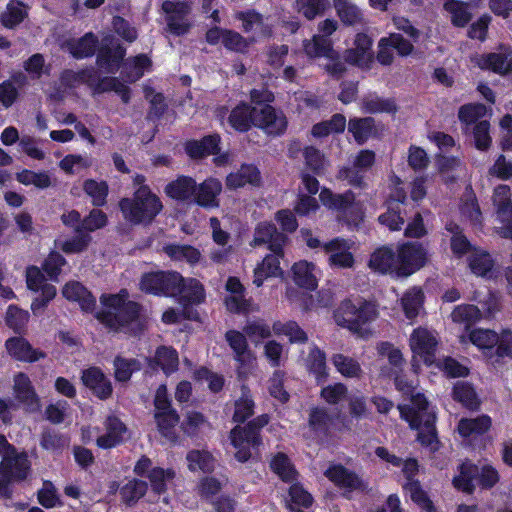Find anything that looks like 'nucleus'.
<instances>
[{"label":"nucleus","mask_w":512,"mask_h":512,"mask_svg":"<svg viewBox=\"0 0 512 512\" xmlns=\"http://www.w3.org/2000/svg\"><path fill=\"white\" fill-rule=\"evenodd\" d=\"M105 309L97 314V319L113 331L136 334L142 329L140 306L128 300V292L122 289L118 294L102 295Z\"/></svg>","instance_id":"1"},{"label":"nucleus","mask_w":512,"mask_h":512,"mask_svg":"<svg viewBox=\"0 0 512 512\" xmlns=\"http://www.w3.org/2000/svg\"><path fill=\"white\" fill-rule=\"evenodd\" d=\"M401 417L407 420L411 428L418 430V440L429 448L436 451L439 448L435 420L436 416L428 408L426 398L421 394L412 396L411 406H399Z\"/></svg>","instance_id":"2"},{"label":"nucleus","mask_w":512,"mask_h":512,"mask_svg":"<svg viewBox=\"0 0 512 512\" xmlns=\"http://www.w3.org/2000/svg\"><path fill=\"white\" fill-rule=\"evenodd\" d=\"M124 218L132 224H149L161 212L163 205L148 186L139 187L131 198L119 203Z\"/></svg>","instance_id":"3"},{"label":"nucleus","mask_w":512,"mask_h":512,"mask_svg":"<svg viewBox=\"0 0 512 512\" xmlns=\"http://www.w3.org/2000/svg\"><path fill=\"white\" fill-rule=\"evenodd\" d=\"M377 315L376 307L372 303L363 302L356 305L350 300H345L336 309L334 319L338 326L347 328L354 334L364 337L368 334L364 325L374 321Z\"/></svg>","instance_id":"4"},{"label":"nucleus","mask_w":512,"mask_h":512,"mask_svg":"<svg viewBox=\"0 0 512 512\" xmlns=\"http://www.w3.org/2000/svg\"><path fill=\"white\" fill-rule=\"evenodd\" d=\"M268 416L261 415L247 425L236 426L231 430L230 438L236 449L235 457L240 462H246L252 456V450L261 445L260 430L268 424Z\"/></svg>","instance_id":"5"},{"label":"nucleus","mask_w":512,"mask_h":512,"mask_svg":"<svg viewBox=\"0 0 512 512\" xmlns=\"http://www.w3.org/2000/svg\"><path fill=\"white\" fill-rule=\"evenodd\" d=\"M478 477L479 484L484 489L494 487L500 480L498 471L491 465H483L478 468L471 462H464L460 466V474L453 479L455 488L465 493L474 491L473 479Z\"/></svg>","instance_id":"6"},{"label":"nucleus","mask_w":512,"mask_h":512,"mask_svg":"<svg viewBox=\"0 0 512 512\" xmlns=\"http://www.w3.org/2000/svg\"><path fill=\"white\" fill-rule=\"evenodd\" d=\"M181 275L174 271H157L146 273L141 277L140 290L153 295H178Z\"/></svg>","instance_id":"7"},{"label":"nucleus","mask_w":512,"mask_h":512,"mask_svg":"<svg viewBox=\"0 0 512 512\" xmlns=\"http://www.w3.org/2000/svg\"><path fill=\"white\" fill-rule=\"evenodd\" d=\"M30 469L28 457L25 453L5 455L0 463V496L10 497L9 483L13 480H23Z\"/></svg>","instance_id":"8"},{"label":"nucleus","mask_w":512,"mask_h":512,"mask_svg":"<svg viewBox=\"0 0 512 512\" xmlns=\"http://www.w3.org/2000/svg\"><path fill=\"white\" fill-rule=\"evenodd\" d=\"M320 199L328 208L340 212L348 223H356L362 218V207L355 201V196L351 191L344 194H333L330 190L324 189L320 193Z\"/></svg>","instance_id":"9"},{"label":"nucleus","mask_w":512,"mask_h":512,"mask_svg":"<svg viewBox=\"0 0 512 512\" xmlns=\"http://www.w3.org/2000/svg\"><path fill=\"white\" fill-rule=\"evenodd\" d=\"M437 333L425 327L413 330L409 337V346L413 353V361L419 357L427 365L435 362V354L438 346Z\"/></svg>","instance_id":"10"},{"label":"nucleus","mask_w":512,"mask_h":512,"mask_svg":"<svg viewBox=\"0 0 512 512\" xmlns=\"http://www.w3.org/2000/svg\"><path fill=\"white\" fill-rule=\"evenodd\" d=\"M225 340L234 353L239 376L246 377L253 369L256 357L249 349L245 333L229 330L225 333Z\"/></svg>","instance_id":"11"},{"label":"nucleus","mask_w":512,"mask_h":512,"mask_svg":"<svg viewBox=\"0 0 512 512\" xmlns=\"http://www.w3.org/2000/svg\"><path fill=\"white\" fill-rule=\"evenodd\" d=\"M492 201L496 218L502 224L497 228V233L504 238L512 239V201L509 186H497L494 189Z\"/></svg>","instance_id":"12"},{"label":"nucleus","mask_w":512,"mask_h":512,"mask_svg":"<svg viewBox=\"0 0 512 512\" xmlns=\"http://www.w3.org/2000/svg\"><path fill=\"white\" fill-rule=\"evenodd\" d=\"M162 10L166 14L165 20L170 33L181 36L188 33L191 24L188 16L191 12V5L187 1H164Z\"/></svg>","instance_id":"13"},{"label":"nucleus","mask_w":512,"mask_h":512,"mask_svg":"<svg viewBox=\"0 0 512 512\" xmlns=\"http://www.w3.org/2000/svg\"><path fill=\"white\" fill-rule=\"evenodd\" d=\"M372 39L364 33H358L354 39V47L344 52L346 63L368 70L373 63Z\"/></svg>","instance_id":"14"},{"label":"nucleus","mask_w":512,"mask_h":512,"mask_svg":"<svg viewBox=\"0 0 512 512\" xmlns=\"http://www.w3.org/2000/svg\"><path fill=\"white\" fill-rule=\"evenodd\" d=\"M427 260L425 249L418 244L407 243L400 247L398 251L399 275L408 276L424 266Z\"/></svg>","instance_id":"15"},{"label":"nucleus","mask_w":512,"mask_h":512,"mask_svg":"<svg viewBox=\"0 0 512 512\" xmlns=\"http://www.w3.org/2000/svg\"><path fill=\"white\" fill-rule=\"evenodd\" d=\"M254 113H256L254 126L263 129L267 134L280 135L286 130V117L269 104L255 107Z\"/></svg>","instance_id":"16"},{"label":"nucleus","mask_w":512,"mask_h":512,"mask_svg":"<svg viewBox=\"0 0 512 512\" xmlns=\"http://www.w3.org/2000/svg\"><path fill=\"white\" fill-rule=\"evenodd\" d=\"M13 392L15 399L29 413H35L41 409V401L38 397L29 377L24 373L14 376Z\"/></svg>","instance_id":"17"},{"label":"nucleus","mask_w":512,"mask_h":512,"mask_svg":"<svg viewBox=\"0 0 512 512\" xmlns=\"http://www.w3.org/2000/svg\"><path fill=\"white\" fill-rule=\"evenodd\" d=\"M476 64L481 69L492 70L495 73H508L512 70V50L510 47H500L498 52L478 56Z\"/></svg>","instance_id":"18"},{"label":"nucleus","mask_w":512,"mask_h":512,"mask_svg":"<svg viewBox=\"0 0 512 512\" xmlns=\"http://www.w3.org/2000/svg\"><path fill=\"white\" fill-rule=\"evenodd\" d=\"M350 243L336 238L324 245V250L329 254V263L338 268H351L354 258L350 251Z\"/></svg>","instance_id":"19"},{"label":"nucleus","mask_w":512,"mask_h":512,"mask_svg":"<svg viewBox=\"0 0 512 512\" xmlns=\"http://www.w3.org/2000/svg\"><path fill=\"white\" fill-rule=\"evenodd\" d=\"M5 346L9 355L19 361L33 363L46 357L44 352L33 348L32 345L22 337L9 338Z\"/></svg>","instance_id":"20"},{"label":"nucleus","mask_w":512,"mask_h":512,"mask_svg":"<svg viewBox=\"0 0 512 512\" xmlns=\"http://www.w3.org/2000/svg\"><path fill=\"white\" fill-rule=\"evenodd\" d=\"M287 241V237L277 231L271 223H260L257 225L254 233L252 245L268 244L271 251H280Z\"/></svg>","instance_id":"21"},{"label":"nucleus","mask_w":512,"mask_h":512,"mask_svg":"<svg viewBox=\"0 0 512 512\" xmlns=\"http://www.w3.org/2000/svg\"><path fill=\"white\" fill-rule=\"evenodd\" d=\"M221 191V182L215 178H208L201 184H197V190L193 201L206 208L218 207V195Z\"/></svg>","instance_id":"22"},{"label":"nucleus","mask_w":512,"mask_h":512,"mask_svg":"<svg viewBox=\"0 0 512 512\" xmlns=\"http://www.w3.org/2000/svg\"><path fill=\"white\" fill-rule=\"evenodd\" d=\"M254 270L253 284L260 287L268 277H277L282 274L280 258L283 257V248L280 251H271Z\"/></svg>","instance_id":"23"},{"label":"nucleus","mask_w":512,"mask_h":512,"mask_svg":"<svg viewBox=\"0 0 512 512\" xmlns=\"http://www.w3.org/2000/svg\"><path fill=\"white\" fill-rule=\"evenodd\" d=\"M82 381L100 399H107L112 394L111 382L98 368L92 367L83 371Z\"/></svg>","instance_id":"24"},{"label":"nucleus","mask_w":512,"mask_h":512,"mask_svg":"<svg viewBox=\"0 0 512 512\" xmlns=\"http://www.w3.org/2000/svg\"><path fill=\"white\" fill-rule=\"evenodd\" d=\"M325 476L336 485L349 490H364L366 484L342 465H334L325 471Z\"/></svg>","instance_id":"25"},{"label":"nucleus","mask_w":512,"mask_h":512,"mask_svg":"<svg viewBox=\"0 0 512 512\" xmlns=\"http://www.w3.org/2000/svg\"><path fill=\"white\" fill-rule=\"evenodd\" d=\"M197 183L188 176H178L177 179L168 183L165 187V193L172 199L180 201L194 200Z\"/></svg>","instance_id":"26"},{"label":"nucleus","mask_w":512,"mask_h":512,"mask_svg":"<svg viewBox=\"0 0 512 512\" xmlns=\"http://www.w3.org/2000/svg\"><path fill=\"white\" fill-rule=\"evenodd\" d=\"M106 433L97 438V445L108 449L123 441L126 426L117 417H108L105 423Z\"/></svg>","instance_id":"27"},{"label":"nucleus","mask_w":512,"mask_h":512,"mask_svg":"<svg viewBox=\"0 0 512 512\" xmlns=\"http://www.w3.org/2000/svg\"><path fill=\"white\" fill-rule=\"evenodd\" d=\"M255 107L240 103L234 107L228 117L229 124L239 132H246L255 122Z\"/></svg>","instance_id":"28"},{"label":"nucleus","mask_w":512,"mask_h":512,"mask_svg":"<svg viewBox=\"0 0 512 512\" xmlns=\"http://www.w3.org/2000/svg\"><path fill=\"white\" fill-rule=\"evenodd\" d=\"M126 54L125 48L118 45L115 48L101 47L97 55V65L106 73H115Z\"/></svg>","instance_id":"29"},{"label":"nucleus","mask_w":512,"mask_h":512,"mask_svg":"<svg viewBox=\"0 0 512 512\" xmlns=\"http://www.w3.org/2000/svg\"><path fill=\"white\" fill-rule=\"evenodd\" d=\"M62 294L67 300L78 302L84 311L92 310L96 304L93 295L79 282L67 283Z\"/></svg>","instance_id":"30"},{"label":"nucleus","mask_w":512,"mask_h":512,"mask_svg":"<svg viewBox=\"0 0 512 512\" xmlns=\"http://www.w3.org/2000/svg\"><path fill=\"white\" fill-rule=\"evenodd\" d=\"M260 179V172L255 166L242 165L238 171L232 172L226 177V185L230 189H237L246 184L258 185Z\"/></svg>","instance_id":"31"},{"label":"nucleus","mask_w":512,"mask_h":512,"mask_svg":"<svg viewBox=\"0 0 512 512\" xmlns=\"http://www.w3.org/2000/svg\"><path fill=\"white\" fill-rule=\"evenodd\" d=\"M331 363L336 371L345 378L360 379L363 376L361 364L348 355L335 353L331 356Z\"/></svg>","instance_id":"32"},{"label":"nucleus","mask_w":512,"mask_h":512,"mask_svg":"<svg viewBox=\"0 0 512 512\" xmlns=\"http://www.w3.org/2000/svg\"><path fill=\"white\" fill-rule=\"evenodd\" d=\"M303 51L309 58H333V54H335L332 41L319 35H314L311 39L304 40Z\"/></svg>","instance_id":"33"},{"label":"nucleus","mask_w":512,"mask_h":512,"mask_svg":"<svg viewBox=\"0 0 512 512\" xmlns=\"http://www.w3.org/2000/svg\"><path fill=\"white\" fill-rule=\"evenodd\" d=\"M293 278L295 283L308 290L317 287L316 267L307 261H299L293 265Z\"/></svg>","instance_id":"34"},{"label":"nucleus","mask_w":512,"mask_h":512,"mask_svg":"<svg viewBox=\"0 0 512 512\" xmlns=\"http://www.w3.org/2000/svg\"><path fill=\"white\" fill-rule=\"evenodd\" d=\"M333 5L340 20L346 25H356L363 21L361 9L352 0H333Z\"/></svg>","instance_id":"35"},{"label":"nucleus","mask_w":512,"mask_h":512,"mask_svg":"<svg viewBox=\"0 0 512 512\" xmlns=\"http://www.w3.org/2000/svg\"><path fill=\"white\" fill-rule=\"evenodd\" d=\"M28 15V7L18 1L11 0L6 7V10L1 13L0 20L7 28H13L20 24Z\"/></svg>","instance_id":"36"},{"label":"nucleus","mask_w":512,"mask_h":512,"mask_svg":"<svg viewBox=\"0 0 512 512\" xmlns=\"http://www.w3.org/2000/svg\"><path fill=\"white\" fill-rule=\"evenodd\" d=\"M219 137L207 136L200 141H190L186 144V152L192 158H202L215 154L218 150Z\"/></svg>","instance_id":"37"},{"label":"nucleus","mask_w":512,"mask_h":512,"mask_svg":"<svg viewBox=\"0 0 512 512\" xmlns=\"http://www.w3.org/2000/svg\"><path fill=\"white\" fill-rule=\"evenodd\" d=\"M151 67V60L145 54H139L128 58L124 63V74L129 82H135L140 79L145 70Z\"/></svg>","instance_id":"38"},{"label":"nucleus","mask_w":512,"mask_h":512,"mask_svg":"<svg viewBox=\"0 0 512 512\" xmlns=\"http://www.w3.org/2000/svg\"><path fill=\"white\" fill-rule=\"evenodd\" d=\"M491 427V419L487 415H482L472 419H461L458 424V432L463 437L471 435H480L487 432Z\"/></svg>","instance_id":"39"},{"label":"nucleus","mask_w":512,"mask_h":512,"mask_svg":"<svg viewBox=\"0 0 512 512\" xmlns=\"http://www.w3.org/2000/svg\"><path fill=\"white\" fill-rule=\"evenodd\" d=\"M482 314L479 308L472 304H462L456 306L452 313L451 319L454 323L463 325L465 328H469L480 320Z\"/></svg>","instance_id":"40"},{"label":"nucleus","mask_w":512,"mask_h":512,"mask_svg":"<svg viewBox=\"0 0 512 512\" xmlns=\"http://www.w3.org/2000/svg\"><path fill=\"white\" fill-rule=\"evenodd\" d=\"M334 422V417L324 407L311 408L309 412V427L316 433L326 434Z\"/></svg>","instance_id":"41"},{"label":"nucleus","mask_w":512,"mask_h":512,"mask_svg":"<svg viewBox=\"0 0 512 512\" xmlns=\"http://www.w3.org/2000/svg\"><path fill=\"white\" fill-rule=\"evenodd\" d=\"M438 168L445 181H455L465 172L462 161L452 156H441L437 160Z\"/></svg>","instance_id":"42"},{"label":"nucleus","mask_w":512,"mask_h":512,"mask_svg":"<svg viewBox=\"0 0 512 512\" xmlns=\"http://www.w3.org/2000/svg\"><path fill=\"white\" fill-rule=\"evenodd\" d=\"M395 255L391 248L381 247L373 252L369 260V267L380 273H387L395 264Z\"/></svg>","instance_id":"43"},{"label":"nucleus","mask_w":512,"mask_h":512,"mask_svg":"<svg viewBox=\"0 0 512 512\" xmlns=\"http://www.w3.org/2000/svg\"><path fill=\"white\" fill-rule=\"evenodd\" d=\"M348 130L358 144H363L374 132V119L371 117L351 119Z\"/></svg>","instance_id":"44"},{"label":"nucleus","mask_w":512,"mask_h":512,"mask_svg":"<svg viewBox=\"0 0 512 512\" xmlns=\"http://www.w3.org/2000/svg\"><path fill=\"white\" fill-rule=\"evenodd\" d=\"M178 294L189 303H201L205 298V291L203 285L194 278L185 280L181 276V284Z\"/></svg>","instance_id":"45"},{"label":"nucleus","mask_w":512,"mask_h":512,"mask_svg":"<svg viewBox=\"0 0 512 512\" xmlns=\"http://www.w3.org/2000/svg\"><path fill=\"white\" fill-rule=\"evenodd\" d=\"M254 413V401L250 390L243 386L241 389V396L235 402V411L233 420L235 422H244L247 418Z\"/></svg>","instance_id":"46"},{"label":"nucleus","mask_w":512,"mask_h":512,"mask_svg":"<svg viewBox=\"0 0 512 512\" xmlns=\"http://www.w3.org/2000/svg\"><path fill=\"white\" fill-rule=\"evenodd\" d=\"M444 8L447 12L450 13L451 22L454 26L464 27L470 22L472 18L468 9V5L463 2L456 0H446L444 3Z\"/></svg>","instance_id":"47"},{"label":"nucleus","mask_w":512,"mask_h":512,"mask_svg":"<svg viewBox=\"0 0 512 512\" xmlns=\"http://www.w3.org/2000/svg\"><path fill=\"white\" fill-rule=\"evenodd\" d=\"M97 43V38L92 33H87L77 41L69 43V50L75 58H86L94 54Z\"/></svg>","instance_id":"48"},{"label":"nucleus","mask_w":512,"mask_h":512,"mask_svg":"<svg viewBox=\"0 0 512 512\" xmlns=\"http://www.w3.org/2000/svg\"><path fill=\"white\" fill-rule=\"evenodd\" d=\"M189 470L210 472L214 469V459L207 451L192 450L187 454Z\"/></svg>","instance_id":"49"},{"label":"nucleus","mask_w":512,"mask_h":512,"mask_svg":"<svg viewBox=\"0 0 512 512\" xmlns=\"http://www.w3.org/2000/svg\"><path fill=\"white\" fill-rule=\"evenodd\" d=\"M239 18L243 21V29L245 32H255L263 36L269 37L272 29L265 24L260 14L255 12L241 13Z\"/></svg>","instance_id":"50"},{"label":"nucleus","mask_w":512,"mask_h":512,"mask_svg":"<svg viewBox=\"0 0 512 512\" xmlns=\"http://www.w3.org/2000/svg\"><path fill=\"white\" fill-rule=\"evenodd\" d=\"M453 399L470 409H475L479 405V401L473 387L462 381H459L454 385Z\"/></svg>","instance_id":"51"},{"label":"nucleus","mask_w":512,"mask_h":512,"mask_svg":"<svg viewBox=\"0 0 512 512\" xmlns=\"http://www.w3.org/2000/svg\"><path fill=\"white\" fill-rule=\"evenodd\" d=\"M164 252L175 260H186L194 264L200 260L199 250L189 245L171 244L164 247Z\"/></svg>","instance_id":"52"},{"label":"nucleus","mask_w":512,"mask_h":512,"mask_svg":"<svg viewBox=\"0 0 512 512\" xmlns=\"http://www.w3.org/2000/svg\"><path fill=\"white\" fill-rule=\"evenodd\" d=\"M469 340L480 350L491 351L498 341V334L490 329H474L469 333Z\"/></svg>","instance_id":"53"},{"label":"nucleus","mask_w":512,"mask_h":512,"mask_svg":"<svg viewBox=\"0 0 512 512\" xmlns=\"http://www.w3.org/2000/svg\"><path fill=\"white\" fill-rule=\"evenodd\" d=\"M155 419L161 434L169 439L175 441V434L173 428L179 422V416L175 410L161 411L155 413Z\"/></svg>","instance_id":"54"},{"label":"nucleus","mask_w":512,"mask_h":512,"mask_svg":"<svg viewBox=\"0 0 512 512\" xmlns=\"http://www.w3.org/2000/svg\"><path fill=\"white\" fill-rule=\"evenodd\" d=\"M423 293L421 289L413 287L408 290L402 298V306L405 315L409 319L415 318L422 307Z\"/></svg>","instance_id":"55"},{"label":"nucleus","mask_w":512,"mask_h":512,"mask_svg":"<svg viewBox=\"0 0 512 512\" xmlns=\"http://www.w3.org/2000/svg\"><path fill=\"white\" fill-rule=\"evenodd\" d=\"M273 471L286 482H292L297 477V472L285 454H277L271 461Z\"/></svg>","instance_id":"56"},{"label":"nucleus","mask_w":512,"mask_h":512,"mask_svg":"<svg viewBox=\"0 0 512 512\" xmlns=\"http://www.w3.org/2000/svg\"><path fill=\"white\" fill-rule=\"evenodd\" d=\"M155 361L167 375L173 373L178 368L179 364L177 352L168 347H160L157 349Z\"/></svg>","instance_id":"57"},{"label":"nucleus","mask_w":512,"mask_h":512,"mask_svg":"<svg viewBox=\"0 0 512 512\" xmlns=\"http://www.w3.org/2000/svg\"><path fill=\"white\" fill-rule=\"evenodd\" d=\"M255 42V38L246 39L238 32L225 30L223 37V45L226 49L237 53H245L249 46Z\"/></svg>","instance_id":"58"},{"label":"nucleus","mask_w":512,"mask_h":512,"mask_svg":"<svg viewBox=\"0 0 512 512\" xmlns=\"http://www.w3.org/2000/svg\"><path fill=\"white\" fill-rule=\"evenodd\" d=\"M175 472L172 469L164 470L162 468H153L148 475L151 487L157 494L164 493L167 489V484L173 480Z\"/></svg>","instance_id":"59"},{"label":"nucleus","mask_w":512,"mask_h":512,"mask_svg":"<svg viewBox=\"0 0 512 512\" xmlns=\"http://www.w3.org/2000/svg\"><path fill=\"white\" fill-rule=\"evenodd\" d=\"M404 489L410 495L411 500L418 504L422 509L427 512L433 511V504L428 498L426 492L422 489L419 481L410 480V482H407L404 485Z\"/></svg>","instance_id":"60"},{"label":"nucleus","mask_w":512,"mask_h":512,"mask_svg":"<svg viewBox=\"0 0 512 512\" xmlns=\"http://www.w3.org/2000/svg\"><path fill=\"white\" fill-rule=\"evenodd\" d=\"M328 0H296V8L308 20L321 15L328 8Z\"/></svg>","instance_id":"61"},{"label":"nucleus","mask_w":512,"mask_h":512,"mask_svg":"<svg viewBox=\"0 0 512 512\" xmlns=\"http://www.w3.org/2000/svg\"><path fill=\"white\" fill-rule=\"evenodd\" d=\"M469 267L475 275L486 276L493 267V260L489 254L475 251L469 257Z\"/></svg>","instance_id":"62"},{"label":"nucleus","mask_w":512,"mask_h":512,"mask_svg":"<svg viewBox=\"0 0 512 512\" xmlns=\"http://www.w3.org/2000/svg\"><path fill=\"white\" fill-rule=\"evenodd\" d=\"M76 236L71 239L60 241L58 246L65 253H80L87 249L92 237L83 231L76 232Z\"/></svg>","instance_id":"63"},{"label":"nucleus","mask_w":512,"mask_h":512,"mask_svg":"<svg viewBox=\"0 0 512 512\" xmlns=\"http://www.w3.org/2000/svg\"><path fill=\"white\" fill-rule=\"evenodd\" d=\"M362 109L367 113L394 112L396 110L393 101L382 99L376 95H369L362 100Z\"/></svg>","instance_id":"64"}]
</instances>
